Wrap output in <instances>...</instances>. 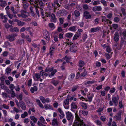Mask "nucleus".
Segmentation results:
<instances>
[{
    "mask_svg": "<svg viewBox=\"0 0 126 126\" xmlns=\"http://www.w3.org/2000/svg\"><path fill=\"white\" fill-rule=\"evenodd\" d=\"M25 38L26 39L27 41L29 42H31L32 41L31 39L29 37L28 35L26 36L25 37Z\"/></svg>",
    "mask_w": 126,
    "mask_h": 126,
    "instance_id": "nucleus-54",
    "label": "nucleus"
},
{
    "mask_svg": "<svg viewBox=\"0 0 126 126\" xmlns=\"http://www.w3.org/2000/svg\"><path fill=\"white\" fill-rule=\"evenodd\" d=\"M94 96V94L93 93H89V94L87 96V98L88 101L89 102H91L92 98Z\"/></svg>",
    "mask_w": 126,
    "mask_h": 126,
    "instance_id": "nucleus-20",
    "label": "nucleus"
},
{
    "mask_svg": "<svg viewBox=\"0 0 126 126\" xmlns=\"http://www.w3.org/2000/svg\"><path fill=\"white\" fill-rule=\"evenodd\" d=\"M66 118L68 120L73 119V116L70 112L68 111L66 113Z\"/></svg>",
    "mask_w": 126,
    "mask_h": 126,
    "instance_id": "nucleus-14",
    "label": "nucleus"
},
{
    "mask_svg": "<svg viewBox=\"0 0 126 126\" xmlns=\"http://www.w3.org/2000/svg\"><path fill=\"white\" fill-rule=\"evenodd\" d=\"M30 13L32 14V15L33 17H35L36 16L34 12L33 8L32 6H31L30 7Z\"/></svg>",
    "mask_w": 126,
    "mask_h": 126,
    "instance_id": "nucleus-25",
    "label": "nucleus"
},
{
    "mask_svg": "<svg viewBox=\"0 0 126 126\" xmlns=\"http://www.w3.org/2000/svg\"><path fill=\"white\" fill-rule=\"evenodd\" d=\"M48 4L47 8L49 9L48 12H50L51 10H52V3L50 2L48 3Z\"/></svg>",
    "mask_w": 126,
    "mask_h": 126,
    "instance_id": "nucleus-29",
    "label": "nucleus"
},
{
    "mask_svg": "<svg viewBox=\"0 0 126 126\" xmlns=\"http://www.w3.org/2000/svg\"><path fill=\"white\" fill-rule=\"evenodd\" d=\"M20 106L21 109L23 110H25L26 109V106L25 104L24 103H22L20 104Z\"/></svg>",
    "mask_w": 126,
    "mask_h": 126,
    "instance_id": "nucleus-46",
    "label": "nucleus"
},
{
    "mask_svg": "<svg viewBox=\"0 0 126 126\" xmlns=\"http://www.w3.org/2000/svg\"><path fill=\"white\" fill-rule=\"evenodd\" d=\"M112 26L115 29H117L118 27V25L116 24H114L112 25Z\"/></svg>",
    "mask_w": 126,
    "mask_h": 126,
    "instance_id": "nucleus-64",
    "label": "nucleus"
},
{
    "mask_svg": "<svg viewBox=\"0 0 126 126\" xmlns=\"http://www.w3.org/2000/svg\"><path fill=\"white\" fill-rule=\"evenodd\" d=\"M73 34H74L72 33H67L65 34V37L69 38H70L73 36Z\"/></svg>",
    "mask_w": 126,
    "mask_h": 126,
    "instance_id": "nucleus-27",
    "label": "nucleus"
},
{
    "mask_svg": "<svg viewBox=\"0 0 126 126\" xmlns=\"http://www.w3.org/2000/svg\"><path fill=\"white\" fill-rule=\"evenodd\" d=\"M115 90L116 89L114 87H112L110 90L109 92L110 93H113L115 92Z\"/></svg>",
    "mask_w": 126,
    "mask_h": 126,
    "instance_id": "nucleus-60",
    "label": "nucleus"
},
{
    "mask_svg": "<svg viewBox=\"0 0 126 126\" xmlns=\"http://www.w3.org/2000/svg\"><path fill=\"white\" fill-rule=\"evenodd\" d=\"M85 64L84 62L82 60H80L79 61L78 66L79 67H83Z\"/></svg>",
    "mask_w": 126,
    "mask_h": 126,
    "instance_id": "nucleus-21",
    "label": "nucleus"
},
{
    "mask_svg": "<svg viewBox=\"0 0 126 126\" xmlns=\"http://www.w3.org/2000/svg\"><path fill=\"white\" fill-rule=\"evenodd\" d=\"M80 36V35L79 34H75L73 37L72 40L73 41L75 40L78 39Z\"/></svg>",
    "mask_w": 126,
    "mask_h": 126,
    "instance_id": "nucleus-43",
    "label": "nucleus"
},
{
    "mask_svg": "<svg viewBox=\"0 0 126 126\" xmlns=\"http://www.w3.org/2000/svg\"><path fill=\"white\" fill-rule=\"evenodd\" d=\"M38 88L36 86H34L33 87H31L30 88V91L32 93H33L35 91H37Z\"/></svg>",
    "mask_w": 126,
    "mask_h": 126,
    "instance_id": "nucleus-28",
    "label": "nucleus"
},
{
    "mask_svg": "<svg viewBox=\"0 0 126 126\" xmlns=\"http://www.w3.org/2000/svg\"><path fill=\"white\" fill-rule=\"evenodd\" d=\"M51 83L53 84L54 86H56L59 83V82L57 80H53L51 81Z\"/></svg>",
    "mask_w": 126,
    "mask_h": 126,
    "instance_id": "nucleus-30",
    "label": "nucleus"
},
{
    "mask_svg": "<svg viewBox=\"0 0 126 126\" xmlns=\"http://www.w3.org/2000/svg\"><path fill=\"white\" fill-rule=\"evenodd\" d=\"M101 2L105 6H107V5L106 1L104 0H101Z\"/></svg>",
    "mask_w": 126,
    "mask_h": 126,
    "instance_id": "nucleus-57",
    "label": "nucleus"
},
{
    "mask_svg": "<svg viewBox=\"0 0 126 126\" xmlns=\"http://www.w3.org/2000/svg\"><path fill=\"white\" fill-rule=\"evenodd\" d=\"M41 75L39 73H35L34 75L33 76V78L34 80H35V78L38 79L40 78Z\"/></svg>",
    "mask_w": 126,
    "mask_h": 126,
    "instance_id": "nucleus-24",
    "label": "nucleus"
},
{
    "mask_svg": "<svg viewBox=\"0 0 126 126\" xmlns=\"http://www.w3.org/2000/svg\"><path fill=\"white\" fill-rule=\"evenodd\" d=\"M9 88H15L16 91H19L20 89V87L19 85H17L15 86L13 84H11L9 86Z\"/></svg>",
    "mask_w": 126,
    "mask_h": 126,
    "instance_id": "nucleus-9",
    "label": "nucleus"
},
{
    "mask_svg": "<svg viewBox=\"0 0 126 126\" xmlns=\"http://www.w3.org/2000/svg\"><path fill=\"white\" fill-rule=\"evenodd\" d=\"M119 99L118 95H116L113 96L112 97V100H110L109 102L110 106H112L113 104L115 106H116L118 105V101Z\"/></svg>",
    "mask_w": 126,
    "mask_h": 126,
    "instance_id": "nucleus-2",
    "label": "nucleus"
},
{
    "mask_svg": "<svg viewBox=\"0 0 126 126\" xmlns=\"http://www.w3.org/2000/svg\"><path fill=\"white\" fill-rule=\"evenodd\" d=\"M45 16L47 17H51L50 21L55 23L57 19L55 17V15L53 13H51L50 12H45Z\"/></svg>",
    "mask_w": 126,
    "mask_h": 126,
    "instance_id": "nucleus-4",
    "label": "nucleus"
},
{
    "mask_svg": "<svg viewBox=\"0 0 126 126\" xmlns=\"http://www.w3.org/2000/svg\"><path fill=\"white\" fill-rule=\"evenodd\" d=\"M40 99L43 103L44 104L45 103L46 99L44 97L42 96H40Z\"/></svg>",
    "mask_w": 126,
    "mask_h": 126,
    "instance_id": "nucleus-42",
    "label": "nucleus"
},
{
    "mask_svg": "<svg viewBox=\"0 0 126 126\" xmlns=\"http://www.w3.org/2000/svg\"><path fill=\"white\" fill-rule=\"evenodd\" d=\"M58 13L61 16H63L67 14L68 12L67 11L64 9L60 10L59 11Z\"/></svg>",
    "mask_w": 126,
    "mask_h": 126,
    "instance_id": "nucleus-13",
    "label": "nucleus"
},
{
    "mask_svg": "<svg viewBox=\"0 0 126 126\" xmlns=\"http://www.w3.org/2000/svg\"><path fill=\"white\" fill-rule=\"evenodd\" d=\"M54 67H53L51 68L47 67L45 69V72H47L48 71L49 72H51L54 70Z\"/></svg>",
    "mask_w": 126,
    "mask_h": 126,
    "instance_id": "nucleus-23",
    "label": "nucleus"
},
{
    "mask_svg": "<svg viewBox=\"0 0 126 126\" xmlns=\"http://www.w3.org/2000/svg\"><path fill=\"white\" fill-rule=\"evenodd\" d=\"M74 15L76 18L79 17L80 15V13L77 10H75L74 11Z\"/></svg>",
    "mask_w": 126,
    "mask_h": 126,
    "instance_id": "nucleus-34",
    "label": "nucleus"
},
{
    "mask_svg": "<svg viewBox=\"0 0 126 126\" xmlns=\"http://www.w3.org/2000/svg\"><path fill=\"white\" fill-rule=\"evenodd\" d=\"M104 110V108L103 107H99L97 110V112L98 113L101 112Z\"/></svg>",
    "mask_w": 126,
    "mask_h": 126,
    "instance_id": "nucleus-62",
    "label": "nucleus"
},
{
    "mask_svg": "<svg viewBox=\"0 0 126 126\" xmlns=\"http://www.w3.org/2000/svg\"><path fill=\"white\" fill-rule=\"evenodd\" d=\"M17 35V34L13 33L12 34L8 35L6 37L7 39L10 42L14 41L15 39V38Z\"/></svg>",
    "mask_w": 126,
    "mask_h": 126,
    "instance_id": "nucleus-5",
    "label": "nucleus"
},
{
    "mask_svg": "<svg viewBox=\"0 0 126 126\" xmlns=\"http://www.w3.org/2000/svg\"><path fill=\"white\" fill-rule=\"evenodd\" d=\"M121 10L123 15L124 16H125L126 15V13L125 9L124 8H122L121 9Z\"/></svg>",
    "mask_w": 126,
    "mask_h": 126,
    "instance_id": "nucleus-63",
    "label": "nucleus"
},
{
    "mask_svg": "<svg viewBox=\"0 0 126 126\" xmlns=\"http://www.w3.org/2000/svg\"><path fill=\"white\" fill-rule=\"evenodd\" d=\"M40 120L41 122H42L44 124L46 123V122L44 118L43 117L41 116L40 117Z\"/></svg>",
    "mask_w": 126,
    "mask_h": 126,
    "instance_id": "nucleus-58",
    "label": "nucleus"
},
{
    "mask_svg": "<svg viewBox=\"0 0 126 126\" xmlns=\"http://www.w3.org/2000/svg\"><path fill=\"white\" fill-rule=\"evenodd\" d=\"M122 35L124 39H126V29H125L122 33Z\"/></svg>",
    "mask_w": 126,
    "mask_h": 126,
    "instance_id": "nucleus-49",
    "label": "nucleus"
},
{
    "mask_svg": "<svg viewBox=\"0 0 126 126\" xmlns=\"http://www.w3.org/2000/svg\"><path fill=\"white\" fill-rule=\"evenodd\" d=\"M48 25L49 27L52 30L54 29L55 28L54 24L52 23H49Z\"/></svg>",
    "mask_w": 126,
    "mask_h": 126,
    "instance_id": "nucleus-44",
    "label": "nucleus"
},
{
    "mask_svg": "<svg viewBox=\"0 0 126 126\" xmlns=\"http://www.w3.org/2000/svg\"><path fill=\"white\" fill-rule=\"evenodd\" d=\"M50 34L47 31L45 32L44 34V37L47 41H49L50 40Z\"/></svg>",
    "mask_w": 126,
    "mask_h": 126,
    "instance_id": "nucleus-6",
    "label": "nucleus"
},
{
    "mask_svg": "<svg viewBox=\"0 0 126 126\" xmlns=\"http://www.w3.org/2000/svg\"><path fill=\"white\" fill-rule=\"evenodd\" d=\"M83 16L86 19H90L91 18V15L90 14L89 12L87 11L84 12Z\"/></svg>",
    "mask_w": 126,
    "mask_h": 126,
    "instance_id": "nucleus-10",
    "label": "nucleus"
},
{
    "mask_svg": "<svg viewBox=\"0 0 126 126\" xmlns=\"http://www.w3.org/2000/svg\"><path fill=\"white\" fill-rule=\"evenodd\" d=\"M44 107L46 110L51 109H52V107L50 104L49 105L48 104L45 105Z\"/></svg>",
    "mask_w": 126,
    "mask_h": 126,
    "instance_id": "nucleus-45",
    "label": "nucleus"
},
{
    "mask_svg": "<svg viewBox=\"0 0 126 126\" xmlns=\"http://www.w3.org/2000/svg\"><path fill=\"white\" fill-rule=\"evenodd\" d=\"M58 110L60 114L63 115V117H62V118H63L64 116V115L63 112L62 111L61 108H58Z\"/></svg>",
    "mask_w": 126,
    "mask_h": 126,
    "instance_id": "nucleus-51",
    "label": "nucleus"
},
{
    "mask_svg": "<svg viewBox=\"0 0 126 126\" xmlns=\"http://www.w3.org/2000/svg\"><path fill=\"white\" fill-rule=\"evenodd\" d=\"M30 118L31 120L33 121L34 122V123H36L38 120L34 116H31L30 117Z\"/></svg>",
    "mask_w": 126,
    "mask_h": 126,
    "instance_id": "nucleus-35",
    "label": "nucleus"
},
{
    "mask_svg": "<svg viewBox=\"0 0 126 126\" xmlns=\"http://www.w3.org/2000/svg\"><path fill=\"white\" fill-rule=\"evenodd\" d=\"M56 125H58V123L57 119L54 118L52 120V125L53 126H55Z\"/></svg>",
    "mask_w": 126,
    "mask_h": 126,
    "instance_id": "nucleus-32",
    "label": "nucleus"
},
{
    "mask_svg": "<svg viewBox=\"0 0 126 126\" xmlns=\"http://www.w3.org/2000/svg\"><path fill=\"white\" fill-rule=\"evenodd\" d=\"M5 26L6 28L7 29H8L10 28H13V26L12 25H10L8 23L6 24Z\"/></svg>",
    "mask_w": 126,
    "mask_h": 126,
    "instance_id": "nucleus-56",
    "label": "nucleus"
},
{
    "mask_svg": "<svg viewBox=\"0 0 126 126\" xmlns=\"http://www.w3.org/2000/svg\"><path fill=\"white\" fill-rule=\"evenodd\" d=\"M120 19L118 17H115L114 19V21L115 22L118 23Z\"/></svg>",
    "mask_w": 126,
    "mask_h": 126,
    "instance_id": "nucleus-61",
    "label": "nucleus"
},
{
    "mask_svg": "<svg viewBox=\"0 0 126 126\" xmlns=\"http://www.w3.org/2000/svg\"><path fill=\"white\" fill-rule=\"evenodd\" d=\"M40 74H42L41 76H45L46 77L48 75V74L47 73H45L43 71V70H42L40 72Z\"/></svg>",
    "mask_w": 126,
    "mask_h": 126,
    "instance_id": "nucleus-41",
    "label": "nucleus"
},
{
    "mask_svg": "<svg viewBox=\"0 0 126 126\" xmlns=\"http://www.w3.org/2000/svg\"><path fill=\"white\" fill-rule=\"evenodd\" d=\"M82 113L84 116H86L88 114V111H87L82 110L81 112Z\"/></svg>",
    "mask_w": 126,
    "mask_h": 126,
    "instance_id": "nucleus-55",
    "label": "nucleus"
},
{
    "mask_svg": "<svg viewBox=\"0 0 126 126\" xmlns=\"http://www.w3.org/2000/svg\"><path fill=\"white\" fill-rule=\"evenodd\" d=\"M100 27H96L92 28L90 30V31L92 33H94L99 31Z\"/></svg>",
    "mask_w": 126,
    "mask_h": 126,
    "instance_id": "nucleus-17",
    "label": "nucleus"
},
{
    "mask_svg": "<svg viewBox=\"0 0 126 126\" xmlns=\"http://www.w3.org/2000/svg\"><path fill=\"white\" fill-rule=\"evenodd\" d=\"M77 47L75 44L72 45L71 46L70 48V51L71 52L75 53L77 50Z\"/></svg>",
    "mask_w": 126,
    "mask_h": 126,
    "instance_id": "nucleus-7",
    "label": "nucleus"
},
{
    "mask_svg": "<svg viewBox=\"0 0 126 126\" xmlns=\"http://www.w3.org/2000/svg\"><path fill=\"white\" fill-rule=\"evenodd\" d=\"M80 105H81L83 108L86 109L87 108V104L86 103L81 102L80 103Z\"/></svg>",
    "mask_w": 126,
    "mask_h": 126,
    "instance_id": "nucleus-40",
    "label": "nucleus"
},
{
    "mask_svg": "<svg viewBox=\"0 0 126 126\" xmlns=\"http://www.w3.org/2000/svg\"><path fill=\"white\" fill-rule=\"evenodd\" d=\"M27 115V113L25 111L24 112L23 114H22L21 115V117L22 118H24Z\"/></svg>",
    "mask_w": 126,
    "mask_h": 126,
    "instance_id": "nucleus-50",
    "label": "nucleus"
},
{
    "mask_svg": "<svg viewBox=\"0 0 126 126\" xmlns=\"http://www.w3.org/2000/svg\"><path fill=\"white\" fill-rule=\"evenodd\" d=\"M114 37L113 38L114 41L116 43H117L119 40V35L118 32H116L114 35Z\"/></svg>",
    "mask_w": 126,
    "mask_h": 126,
    "instance_id": "nucleus-16",
    "label": "nucleus"
},
{
    "mask_svg": "<svg viewBox=\"0 0 126 126\" xmlns=\"http://www.w3.org/2000/svg\"><path fill=\"white\" fill-rule=\"evenodd\" d=\"M122 100H120L119 102H118V103H119L118 106L120 108V109H122L123 108H124V106L123 105V104L122 103Z\"/></svg>",
    "mask_w": 126,
    "mask_h": 126,
    "instance_id": "nucleus-37",
    "label": "nucleus"
},
{
    "mask_svg": "<svg viewBox=\"0 0 126 126\" xmlns=\"http://www.w3.org/2000/svg\"><path fill=\"white\" fill-rule=\"evenodd\" d=\"M123 41V38H122L120 44L117 47V49L118 50H120L121 49L122 47L124 45Z\"/></svg>",
    "mask_w": 126,
    "mask_h": 126,
    "instance_id": "nucleus-18",
    "label": "nucleus"
},
{
    "mask_svg": "<svg viewBox=\"0 0 126 126\" xmlns=\"http://www.w3.org/2000/svg\"><path fill=\"white\" fill-rule=\"evenodd\" d=\"M77 105L76 104L75 102H73L71 103V111H74L73 109H77Z\"/></svg>",
    "mask_w": 126,
    "mask_h": 126,
    "instance_id": "nucleus-19",
    "label": "nucleus"
},
{
    "mask_svg": "<svg viewBox=\"0 0 126 126\" xmlns=\"http://www.w3.org/2000/svg\"><path fill=\"white\" fill-rule=\"evenodd\" d=\"M52 6L53 9H57L58 7L60 6L58 2V0H54V3H52Z\"/></svg>",
    "mask_w": 126,
    "mask_h": 126,
    "instance_id": "nucleus-11",
    "label": "nucleus"
},
{
    "mask_svg": "<svg viewBox=\"0 0 126 126\" xmlns=\"http://www.w3.org/2000/svg\"><path fill=\"white\" fill-rule=\"evenodd\" d=\"M102 10V7L100 6H95L93 7L92 10L95 12L96 11H100Z\"/></svg>",
    "mask_w": 126,
    "mask_h": 126,
    "instance_id": "nucleus-15",
    "label": "nucleus"
},
{
    "mask_svg": "<svg viewBox=\"0 0 126 126\" xmlns=\"http://www.w3.org/2000/svg\"><path fill=\"white\" fill-rule=\"evenodd\" d=\"M36 101L37 103V104L39 105L40 107L42 109L44 108V107L43 105L39 99H36Z\"/></svg>",
    "mask_w": 126,
    "mask_h": 126,
    "instance_id": "nucleus-36",
    "label": "nucleus"
},
{
    "mask_svg": "<svg viewBox=\"0 0 126 126\" xmlns=\"http://www.w3.org/2000/svg\"><path fill=\"white\" fill-rule=\"evenodd\" d=\"M106 50L107 52L109 53H110L112 51L110 47L109 46H107V47L106 48Z\"/></svg>",
    "mask_w": 126,
    "mask_h": 126,
    "instance_id": "nucleus-47",
    "label": "nucleus"
},
{
    "mask_svg": "<svg viewBox=\"0 0 126 126\" xmlns=\"http://www.w3.org/2000/svg\"><path fill=\"white\" fill-rule=\"evenodd\" d=\"M32 79H30L28 81L27 85L28 86H31L32 84Z\"/></svg>",
    "mask_w": 126,
    "mask_h": 126,
    "instance_id": "nucleus-53",
    "label": "nucleus"
},
{
    "mask_svg": "<svg viewBox=\"0 0 126 126\" xmlns=\"http://www.w3.org/2000/svg\"><path fill=\"white\" fill-rule=\"evenodd\" d=\"M87 74V71L86 69H84L83 72L81 74V77H84L86 76Z\"/></svg>",
    "mask_w": 126,
    "mask_h": 126,
    "instance_id": "nucleus-31",
    "label": "nucleus"
},
{
    "mask_svg": "<svg viewBox=\"0 0 126 126\" xmlns=\"http://www.w3.org/2000/svg\"><path fill=\"white\" fill-rule=\"evenodd\" d=\"M79 86L77 85H74L72 88L71 91L72 92H73L76 91L78 88Z\"/></svg>",
    "mask_w": 126,
    "mask_h": 126,
    "instance_id": "nucleus-39",
    "label": "nucleus"
},
{
    "mask_svg": "<svg viewBox=\"0 0 126 126\" xmlns=\"http://www.w3.org/2000/svg\"><path fill=\"white\" fill-rule=\"evenodd\" d=\"M68 30L73 32H75L76 31V27L75 26H72L70 27L68 29Z\"/></svg>",
    "mask_w": 126,
    "mask_h": 126,
    "instance_id": "nucleus-38",
    "label": "nucleus"
},
{
    "mask_svg": "<svg viewBox=\"0 0 126 126\" xmlns=\"http://www.w3.org/2000/svg\"><path fill=\"white\" fill-rule=\"evenodd\" d=\"M7 14V15H8V17L10 19H12V18L13 17V15L10 13V12L9 11H7L6 12Z\"/></svg>",
    "mask_w": 126,
    "mask_h": 126,
    "instance_id": "nucleus-52",
    "label": "nucleus"
},
{
    "mask_svg": "<svg viewBox=\"0 0 126 126\" xmlns=\"http://www.w3.org/2000/svg\"><path fill=\"white\" fill-rule=\"evenodd\" d=\"M13 21L14 22H16L17 23V25L19 26H22L25 24L24 22H22L16 18L13 19Z\"/></svg>",
    "mask_w": 126,
    "mask_h": 126,
    "instance_id": "nucleus-12",
    "label": "nucleus"
},
{
    "mask_svg": "<svg viewBox=\"0 0 126 126\" xmlns=\"http://www.w3.org/2000/svg\"><path fill=\"white\" fill-rule=\"evenodd\" d=\"M105 56L107 60L110 59L111 57V55L108 53H106Z\"/></svg>",
    "mask_w": 126,
    "mask_h": 126,
    "instance_id": "nucleus-59",
    "label": "nucleus"
},
{
    "mask_svg": "<svg viewBox=\"0 0 126 126\" xmlns=\"http://www.w3.org/2000/svg\"><path fill=\"white\" fill-rule=\"evenodd\" d=\"M75 119L73 126H86L83 120L79 117L77 112L75 113Z\"/></svg>",
    "mask_w": 126,
    "mask_h": 126,
    "instance_id": "nucleus-1",
    "label": "nucleus"
},
{
    "mask_svg": "<svg viewBox=\"0 0 126 126\" xmlns=\"http://www.w3.org/2000/svg\"><path fill=\"white\" fill-rule=\"evenodd\" d=\"M69 104V100L68 98L64 101L63 103V105L64 108L66 109L69 108V106L68 105Z\"/></svg>",
    "mask_w": 126,
    "mask_h": 126,
    "instance_id": "nucleus-8",
    "label": "nucleus"
},
{
    "mask_svg": "<svg viewBox=\"0 0 126 126\" xmlns=\"http://www.w3.org/2000/svg\"><path fill=\"white\" fill-rule=\"evenodd\" d=\"M46 1L44 0H37L35 1V4H36L37 7L39 8L41 10H43V8Z\"/></svg>",
    "mask_w": 126,
    "mask_h": 126,
    "instance_id": "nucleus-3",
    "label": "nucleus"
},
{
    "mask_svg": "<svg viewBox=\"0 0 126 126\" xmlns=\"http://www.w3.org/2000/svg\"><path fill=\"white\" fill-rule=\"evenodd\" d=\"M59 21L60 22L59 25L61 26L63 24L64 22V18H59Z\"/></svg>",
    "mask_w": 126,
    "mask_h": 126,
    "instance_id": "nucleus-48",
    "label": "nucleus"
},
{
    "mask_svg": "<svg viewBox=\"0 0 126 126\" xmlns=\"http://www.w3.org/2000/svg\"><path fill=\"white\" fill-rule=\"evenodd\" d=\"M75 76V74L74 73H72L68 77V79L71 81H72Z\"/></svg>",
    "mask_w": 126,
    "mask_h": 126,
    "instance_id": "nucleus-22",
    "label": "nucleus"
},
{
    "mask_svg": "<svg viewBox=\"0 0 126 126\" xmlns=\"http://www.w3.org/2000/svg\"><path fill=\"white\" fill-rule=\"evenodd\" d=\"M7 5V3L5 1H3V0L0 3V6L2 8L4 7Z\"/></svg>",
    "mask_w": 126,
    "mask_h": 126,
    "instance_id": "nucleus-33",
    "label": "nucleus"
},
{
    "mask_svg": "<svg viewBox=\"0 0 126 126\" xmlns=\"http://www.w3.org/2000/svg\"><path fill=\"white\" fill-rule=\"evenodd\" d=\"M57 70L56 69H54L51 72V73L49 74V76L51 78L52 77H53L54 76L55 73L57 72Z\"/></svg>",
    "mask_w": 126,
    "mask_h": 126,
    "instance_id": "nucleus-26",
    "label": "nucleus"
}]
</instances>
